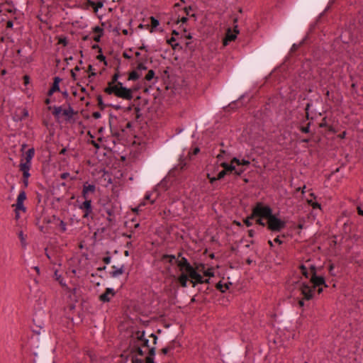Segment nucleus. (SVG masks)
<instances>
[{
  "mask_svg": "<svg viewBox=\"0 0 363 363\" xmlns=\"http://www.w3.org/2000/svg\"><path fill=\"white\" fill-rule=\"evenodd\" d=\"M225 153V151L224 150H221V152L217 156L218 159V160H220L221 157H223V154Z\"/></svg>",
  "mask_w": 363,
  "mask_h": 363,
  "instance_id": "obj_56",
  "label": "nucleus"
},
{
  "mask_svg": "<svg viewBox=\"0 0 363 363\" xmlns=\"http://www.w3.org/2000/svg\"><path fill=\"white\" fill-rule=\"evenodd\" d=\"M176 263L181 272L177 279L181 286L186 287L188 281L191 284L193 287H195L198 284H208L209 282L208 279H204L203 276L199 274L201 271L199 267L194 268L185 257L177 260Z\"/></svg>",
  "mask_w": 363,
  "mask_h": 363,
  "instance_id": "obj_3",
  "label": "nucleus"
},
{
  "mask_svg": "<svg viewBox=\"0 0 363 363\" xmlns=\"http://www.w3.org/2000/svg\"><path fill=\"white\" fill-rule=\"evenodd\" d=\"M18 236L19 239L21 240L22 245H26V242H25L26 238H25L23 232L22 231L19 232L18 234Z\"/></svg>",
  "mask_w": 363,
  "mask_h": 363,
  "instance_id": "obj_32",
  "label": "nucleus"
},
{
  "mask_svg": "<svg viewBox=\"0 0 363 363\" xmlns=\"http://www.w3.org/2000/svg\"><path fill=\"white\" fill-rule=\"evenodd\" d=\"M150 337H152V338L153 339V344H154V345H155V344H156V342H157V337L155 334H153V333H152V334L150 335Z\"/></svg>",
  "mask_w": 363,
  "mask_h": 363,
  "instance_id": "obj_43",
  "label": "nucleus"
},
{
  "mask_svg": "<svg viewBox=\"0 0 363 363\" xmlns=\"http://www.w3.org/2000/svg\"><path fill=\"white\" fill-rule=\"evenodd\" d=\"M105 92L108 94H114L118 98L125 100L133 99V91L123 86L121 82H117L116 84H110L105 89Z\"/></svg>",
  "mask_w": 363,
  "mask_h": 363,
  "instance_id": "obj_5",
  "label": "nucleus"
},
{
  "mask_svg": "<svg viewBox=\"0 0 363 363\" xmlns=\"http://www.w3.org/2000/svg\"><path fill=\"white\" fill-rule=\"evenodd\" d=\"M23 173V182L25 184L26 186H27L28 184V177H30V174H29V171H24Z\"/></svg>",
  "mask_w": 363,
  "mask_h": 363,
  "instance_id": "obj_30",
  "label": "nucleus"
},
{
  "mask_svg": "<svg viewBox=\"0 0 363 363\" xmlns=\"http://www.w3.org/2000/svg\"><path fill=\"white\" fill-rule=\"evenodd\" d=\"M357 211L359 215L363 216V210L360 207L357 208Z\"/></svg>",
  "mask_w": 363,
  "mask_h": 363,
  "instance_id": "obj_52",
  "label": "nucleus"
},
{
  "mask_svg": "<svg viewBox=\"0 0 363 363\" xmlns=\"http://www.w3.org/2000/svg\"><path fill=\"white\" fill-rule=\"evenodd\" d=\"M112 269H114L111 272V275L112 277H118L119 275L123 273V267H121L118 269L116 268V266H112Z\"/></svg>",
  "mask_w": 363,
  "mask_h": 363,
  "instance_id": "obj_18",
  "label": "nucleus"
},
{
  "mask_svg": "<svg viewBox=\"0 0 363 363\" xmlns=\"http://www.w3.org/2000/svg\"><path fill=\"white\" fill-rule=\"evenodd\" d=\"M301 273L307 279H309L308 283H301L299 284V290L304 299L310 300L313 295V291L316 287H319L318 292L320 294L323 291L321 286H327L325 279L323 277L317 275L316 268L310 263H306L300 266Z\"/></svg>",
  "mask_w": 363,
  "mask_h": 363,
  "instance_id": "obj_2",
  "label": "nucleus"
},
{
  "mask_svg": "<svg viewBox=\"0 0 363 363\" xmlns=\"http://www.w3.org/2000/svg\"><path fill=\"white\" fill-rule=\"evenodd\" d=\"M228 284H222L221 282H219L216 284V288L218 290L220 291L221 292L224 293L226 290L228 289Z\"/></svg>",
  "mask_w": 363,
  "mask_h": 363,
  "instance_id": "obj_22",
  "label": "nucleus"
},
{
  "mask_svg": "<svg viewBox=\"0 0 363 363\" xmlns=\"http://www.w3.org/2000/svg\"><path fill=\"white\" fill-rule=\"evenodd\" d=\"M145 333L144 331L140 332L138 331L133 339L130 341V346L132 347V352L138 354L140 356H143L146 352V350L144 351L143 350V347H145L149 350V340L145 338L144 337Z\"/></svg>",
  "mask_w": 363,
  "mask_h": 363,
  "instance_id": "obj_4",
  "label": "nucleus"
},
{
  "mask_svg": "<svg viewBox=\"0 0 363 363\" xmlns=\"http://www.w3.org/2000/svg\"><path fill=\"white\" fill-rule=\"evenodd\" d=\"M245 170V168L244 167L237 166L235 164V169H233V172H234L235 174L240 176L244 172Z\"/></svg>",
  "mask_w": 363,
  "mask_h": 363,
  "instance_id": "obj_21",
  "label": "nucleus"
},
{
  "mask_svg": "<svg viewBox=\"0 0 363 363\" xmlns=\"http://www.w3.org/2000/svg\"><path fill=\"white\" fill-rule=\"evenodd\" d=\"M67 152V149L66 148H63L61 150V151L60 152V154L61 155H65Z\"/></svg>",
  "mask_w": 363,
  "mask_h": 363,
  "instance_id": "obj_57",
  "label": "nucleus"
},
{
  "mask_svg": "<svg viewBox=\"0 0 363 363\" xmlns=\"http://www.w3.org/2000/svg\"><path fill=\"white\" fill-rule=\"evenodd\" d=\"M298 49V45L296 44H294L291 48V51H295L296 50Z\"/></svg>",
  "mask_w": 363,
  "mask_h": 363,
  "instance_id": "obj_53",
  "label": "nucleus"
},
{
  "mask_svg": "<svg viewBox=\"0 0 363 363\" xmlns=\"http://www.w3.org/2000/svg\"><path fill=\"white\" fill-rule=\"evenodd\" d=\"M84 202L79 205V208L84 213V217L87 218L92 212L91 199H84Z\"/></svg>",
  "mask_w": 363,
  "mask_h": 363,
  "instance_id": "obj_10",
  "label": "nucleus"
},
{
  "mask_svg": "<svg viewBox=\"0 0 363 363\" xmlns=\"http://www.w3.org/2000/svg\"><path fill=\"white\" fill-rule=\"evenodd\" d=\"M59 226H60V229H61V230L62 232L66 231V229H67L66 226H67V225H66V223L64 221L61 220Z\"/></svg>",
  "mask_w": 363,
  "mask_h": 363,
  "instance_id": "obj_35",
  "label": "nucleus"
},
{
  "mask_svg": "<svg viewBox=\"0 0 363 363\" xmlns=\"http://www.w3.org/2000/svg\"><path fill=\"white\" fill-rule=\"evenodd\" d=\"M252 217V214L250 216H249L248 217H247L245 220H244V223L247 226V227H250L252 225V219H255L256 220V218H251Z\"/></svg>",
  "mask_w": 363,
  "mask_h": 363,
  "instance_id": "obj_27",
  "label": "nucleus"
},
{
  "mask_svg": "<svg viewBox=\"0 0 363 363\" xmlns=\"http://www.w3.org/2000/svg\"><path fill=\"white\" fill-rule=\"evenodd\" d=\"M145 201L142 202V203L139 205L138 208H141V206H145Z\"/></svg>",
  "mask_w": 363,
  "mask_h": 363,
  "instance_id": "obj_64",
  "label": "nucleus"
},
{
  "mask_svg": "<svg viewBox=\"0 0 363 363\" xmlns=\"http://www.w3.org/2000/svg\"><path fill=\"white\" fill-rule=\"evenodd\" d=\"M199 152V148H195L194 150V154L196 155Z\"/></svg>",
  "mask_w": 363,
  "mask_h": 363,
  "instance_id": "obj_60",
  "label": "nucleus"
},
{
  "mask_svg": "<svg viewBox=\"0 0 363 363\" xmlns=\"http://www.w3.org/2000/svg\"><path fill=\"white\" fill-rule=\"evenodd\" d=\"M147 69V67H145V65L143 64V63H139L138 67H137V70L139 72V71H142V70H145Z\"/></svg>",
  "mask_w": 363,
  "mask_h": 363,
  "instance_id": "obj_34",
  "label": "nucleus"
},
{
  "mask_svg": "<svg viewBox=\"0 0 363 363\" xmlns=\"http://www.w3.org/2000/svg\"><path fill=\"white\" fill-rule=\"evenodd\" d=\"M115 291L111 288H107L105 291V292L100 295L99 299L100 301L103 302H108L110 301L111 298L114 296Z\"/></svg>",
  "mask_w": 363,
  "mask_h": 363,
  "instance_id": "obj_11",
  "label": "nucleus"
},
{
  "mask_svg": "<svg viewBox=\"0 0 363 363\" xmlns=\"http://www.w3.org/2000/svg\"><path fill=\"white\" fill-rule=\"evenodd\" d=\"M238 33V30H235L234 32H232L230 29H228L226 33L225 38L223 40V43L225 45L228 44V42L233 41L236 38V35Z\"/></svg>",
  "mask_w": 363,
  "mask_h": 363,
  "instance_id": "obj_12",
  "label": "nucleus"
},
{
  "mask_svg": "<svg viewBox=\"0 0 363 363\" xmlns=\"http://www.w3.org/2000/svg\"><path fill=\"white\" fill-rule=\"evenodd\" d=\"M86 4H87V6H90L93 7L95 5V2L92 1L91 0H88L86 2Z\"/></svg>",
  "mask_w": 363,
  "mask_h": 363,
  "instance_id": "obj_45",
  "label": "nucleus"
},
{
  "mask_svg": "<svg viewBox=\"0 0 363 363\" xmlns=\"http://www.w3.org/2000/svg\"><path fill=\"white\" fill-rule=\"evenodd\" d=\"M29 81H30L29 77L27 75H25L23 77V82H24L25 85H27L28 84H29Z\"/></svg>",
  "mask_w": 363,
  "mask_h": 363,
  "instance_id": "obj_42",
  "label": "nucleus"
},
{
  "mask_svg": "<svg viewBox=\"0 0 363 363\" xmlns=\"http://www.w3.org/2000/svg\"><path fill=\"white\" fill-rule=\"evenodd\" d=\"M254 234H255V231H254L253 230H250L248 231V235H249L250 237H251V238H252V237H253V236H254Z\"/></svg>",
  "mask_w": 363,
  "mask_h": 363,
  "instance_id": "obj_51",
  "label": "nucleus"
},
{
  "mask_svg": "<svg viewBox=\"0 0 363 363\" xmlns=\"http://www.w3.org/2000/svg\"><path fill=\"white\" fill-rule=\"evenodd\" d=\"M164 260L168 261L170 264H172L173 262H175L177 260L176 259V257L174 255H164L163 257Z\"/></svg>",
  "mask_w": 363,
  "mask_h": 363,
  "instance_id": "obj_25",
  "label": "nucleus"
},
{
  "mask_svg": "<svg viewBox=\"0 0 363 363\" xmlns=\"http://www.w3.org/2000/svg\"><path fill=\"white\" fill-rule=\"evenodd\" d=\"M320 127L321 128H326V127H328V125L327 123V121H326V118H324L322 121V122L320 123Z\"/></svg>",
  "mask_w": 363,
  "mask_h": 363,
  "instance_id": "obj_39",
  "label": "nucleus"
},
{
  "mask_svg": "<svg viewBox=\"0 0 363 363\" xmlns=\"http://www.w3.org/2000/svg\"><path fill=\"white\" fill-rule=\"evenodd\" d=\"M23 116H24L25 117H26V116H28V111H27L26 110H23Z\"/></svg>",
  "mask_w": 363,
  "mask_h": 363,
  "instance_id": "obj_62",
  "label": "nucleus"
},
{
  "mask_svg": "<svg viewBox=\"0 0 363 363\" xmlns=\"http://www.w3.org/2000/svg\"><path fill=\"white\" fill-rule=\"evenodd\" d=\"M60 81V78H58V77L55 78L53 84L48 91L49 95H52L54 92L58 91L60 90V87H59Z\"/></svg>",
  "mask_w": 363,
  "mask_h": 363,
  "instance_id": "obj_14",
  "label": "nucleus"
},
{
  "mask_svg": "<svg viewBox=\"0 0 363 363\" xmlns=\"http://www.w3.org/2000/svg\"><path fill=\"white\" fill-rule=\"evenodd\" d=\"M169 347H164L162 349V353L167 354L169 351Z\"/></svg>",
  "mask_w": 363,
  "mask_h": 363,
  "instance_id": "obj_47",
  "label": "nucleus"
},
{
  "mask_svg": "<svg viewBox=\"0 0 363 363\" xmlns=\"http://www.w3.org/2000/svg\"><path fill=\"white\" fill-rule=\"evenodd\" d=\"M150 21H151V29L150 32H153V30L156 28L159 25V21L155 18L153 16L150 17Z\"/></svg>",
  "mask_w": 363,
  "mask_h": 363,
  "instance_id": "obj_23",
  "label": "nucleus"
},
{
  "mask_svg": "<svg viewBox=\"0 0 363 363\" xmlns=\"http://www.w3.org/2000/svg\"><path fill=\"white\" fill-rule=\"evenodd\" d=\"M26 199V194L24 191H20L17 196L16 203L12 205V207L16 208L17 210H22L24 213L26 211V208L23 205L24 201Z\"/></svg>",
  "mask_w": 363,
  "mask_h": 363,
  "instance_id": "obj_9",
  "label": "nucleus"
},
{
  "mask_svg": "<svg viewBox=\"0 0 363 363\" xmlns=\"http://www.w3.org/2000/svg\"><path fill=\"white\" fill-rule=\"evenodd\" d=\"M155 77V72L152 69L148 71L147 74L145 76V79L147 81L152 80Z\"/></svg>",
  "mask_w": 363,
  "mask_h": 363,
  "instance_id": "obj_29",
  "label": "nucleus"
},
{
  "mask_svg": "<svg viewBox=\"0 0 363 363\" xmlns=\"http://www.w3.org/2000/svg\"><path fill=\"white\" fill-rule=\"evenodd\" d=\"M30 167V163H27L23 160H21V162L19 165L20 171L23 172L24 171H29Z\"/></svg>",
  "mask_w": 363,
  "mask_h": 363,
  "instance_id": "obj_20",
  "label": "nucleus"
},
{
  "mask_svg": "<svg viewBox=\"0 0 363 363\" xmlns=\"http://www.w3.org/2000/svg\"><path fill=\"white\" fill-rule=\"evenodd\" d=\"M96 189V185L86 182L83 184L82 190V197L83 199H91V196L95 194Z\"/></svg>",
  "mask_w": 363,
  "mask_h": 363,
  "instance_id": "obj_7",
  "label": "nucleus"
},
{
  "mask_svg": "<svg viewBox=\"0 0 363 363\" xmlns=\"http://www.w3.org/2000/svg\"><path fill=\"white\" fill-rule=\"evenodd\" d=\"M164 183L165 182L162 181L155 188V189L152 191L147 192L145 196V200L149 201L150 203H154V202L160 195L159 189H165Z\"/></svg>",
  "mask_w": 363,
  "mask_h": 363,
  "instance_id": "obj_8",
  "label": "nucleus"
},
{
  "mask_svg": "<svg viewBox=\"0 0 363 363\" xmlns=\"http://www.w3.org/2000/svg\"><path fill=\"white\" fill-rule=\"evenodd\" d=\"M199 269L201 270L199 272V274L201 275V273H203V276L206 277H211L214 276L213 272L211 271V269H205V267L203 265H201V267H199Z\"/></svg>",
  "mask_w": 363,
  "mask_h": 363,
  "instance_id": "obj_16",
  "label": "nucleus"
},
{
  "mask_svg": "<svg viewBox=\"0 0 363 363\" xmlns=\"http://www.w3.org/2000/svg\"><path fill=\"white\" fill-rule=\"evenodd\" d=\"M13 26V23L11 21H8L7 22V27L8 28H11Z\"/></svg>",
  "mask_w": 363,
  "mask_h": 363,
  "instance_id": "obj_58",
  "label": "nucleus"
},
{
  "mask_svg": "<svg viewBox=\"0 0 363 363\" xmlns=\"http://www.w3.org/2000/svg\"><path fill=\"white\" fill-rule=\"evenodd\" d=\"M308 203L313 207V208H320V205L317 202H313L312 200H308Z\"/></svg>",
  "mask_w": 363,
  "mask_h": 363,
  "instance_id": "obj_31",
  "label": "nucleus"
},
{
  "mask_svg": "<svg viewBox=\"0 0 363 363\" xmlns=\"http://www.w3.org/2000/svg\"><path fill=\"white\" fill-rule=\"evenodd\" d=\"M94 31L96 32V33H102V29L100 27L96 26L94 28Z\"/></svg>",
  "mask_w": 363,
  "mask_h": 363,
  "instance_id": "obj_50",
  "label": "nucleus"
},
{
  "mask_svg": "<svg viewBox=\"0 0 363 363\" xmlns=\"http://www.w3.org/2000/svg\"><path fill=\"white\" fill-rule=\"evenodd\" d=\"M34 154H35L34 149L33 148L29 149L26 152V155H25L24 158L22 159V160H23L24 162H26L27 163H30L31 160L33 159V157L34 156Z\"/></svg>",
  "mask_w": 363,
  "mask_h": 363,
  "instance_id": "obj_15",
  "label": "nucleus"
},
{
  "mask_svg": "<svg viewBox=\"0 0 363 363\" xmlns=\"http://www.w3.org/2000/svg\"><path fill=\"white\" fill-rule=\"evenodd\" d=\"M100 116H101V114H100L99 112H95V113H94V117L95 118H99Z\"/></svg>",
  "mask_w": 363,
  "mask_h": 363,
  "instance_id": "obj_55",
  "label": "nucleus"
},
{
  "mask_svg": "<svg viewBox=\"0 0 363 363\" xmlns=\"http://www.w3.org/2000/svg\"><path fill=\"white\" fill-rule=\"evenodd\" d=\"M105 264H108L111 262V257H105L103 259Z\"/></svg>",
  "mask_w": 363,
  "mask_h": 363,
  "instance_id": "obj_41",
  "label": "nucleus"
},
{
  "mask_svg": "<svg viewBox=\"0 0 363 363\" xmlns=\"http://www.w3.org/2000/svg\"><path fill=\"white\" fill-rule=\"evenodd\" d=\"M220 166L223 167L222 170L218 171L219 167H217L213 172L207 173V178L211 184H213L218 180L222 179L226 174L233 173V169H235V165L225 162H221Z\"/></svg>",
  "mask_w": 363,
  "mask_h": 363,
  "instance_id": "obj_6",
  "label": "nucleus"
},
{
  "mask_svg": "<svg viewBox=\"0 0 363 363\" xmlns=\"http://www.w3.org/2000/svg\"><path fill=\"white\" fill-rule=\"evenodd\" d=\"M141 76L138 70H134L129 74L128 80L135 81L138 79Z\"/></svg>",
  "mask_w": 363,
  "mask_h": 363,
  "instance_id": "obj_19",
  "label": "nucleus"
},
{
  "mask_svg": "<svg viewBox=\"0 0 363 363\" xmlns=\"http://www.w3.org/2000/svg\"><path fill=\"white\" fill-rule=\"evenodd\" d=\"M118 74H115L113 76V79H112V82H109L108 83V85L110 84H116L118 82Z\"/></svg>",
  "mask_w": 363,
  "mask_h": 363,
  "instance_id": "obj_33",
  "label": "nucleus"
},
{
  "mask_svg": "<svg viewBox=\"0 0 363 363\" xmlns=\"http://www.w3.org/2000/svg\"><path fill=\"white\" fill-rule=\"evenodd\" d=\"M256 218V223L267 226L272 232L279 233L286 227V222L273 214L272 209L261 202L256 203L252 211V217Z\"/></svg>",
  "mask_w": 363,
  "mask_h": 363,
  "instance_id": "obj_1",
  "label": "nucleus"
},
{
  "mask_svg": "<svg viewBox=\"0 0 363 363\" xmlns=\"http://www.w3.org/2000/svg\"><path fill=\"white\" fill-rule=\"evenodd\" d=\"M230 164H233V165H235V164L237 166H242V167H245L249 166L250 162L249 160H240L239 159L234 157L231 160Z\"/></svg>",
  "mask_w": 363,
  "mask_h": 363,
  "instance_id": "obj_13",
  "label": "nucleus"
},
{
  "mask_svg": "<svg viewBox=\"0 0 363 363\" xmlns=\"http://www.w3.org/2000/svg\"><path fill=\"white\" fill-rule=\"evenodd\" d=\"M148 353L149 356L146 357L145 358L146 363H154L153 356L155 354V348L151 347L150 349H149Z\"/></svg>",
  "mask_w": 363,
  "mask_h": 363,
  "instance_id": "obj_17",
  "label": "nucleus"
},
{
  "mask_svg": "<svg viewBox=\"0 0 363 363\" xmlns=\"http://www.w3.org/2000/svg\"><path fill=\"white\" fill-rule=\"evenodd\" d=\"M62 114L65 116L70 118L72 116L73 109L70 107L69 108H63Z\"/></svg>",
  "mask_w": 363,
  "mask_h": 363,
  "instance_id": "obj_24",
  "label": "nucleus"
},
{
  "mask_svg": "<svg viewBox=\"0 0 363 363\" xmlns=\"http://www.w3.org/2000/svg\"><path fill=\"white\" fill-rule=\"evenodd\" d=\"M186 21H187V18H186V17H183V18H182V19H181V21H182V23H185Z\"/></svg>",
  "mask_w": 363,
  "mask_h": 363,
  "instance_id": "obj_63",
  "label": "nucleus"
},
{
  "mask_svg": "<svg viewBox=\"0 0 363 363\" xmlns=\"http://www.w3.org/2000/svg\"><path fill=\"white\" fill-rule=\"evenodd\" d=\"M104 6V4L102 1H98L95 3V5L93 6L94 12V13H96L99 9L102 8Z\"/></svg>",
  "mask_w": 363,
  "mask_h": 363,
  "instance_id": "obj_26",
  "label": "nucleus"
},
{
  "mask_svg": "<svg viewBox=\"0 0 363 363\" xmlns=\"http://www.w3.org/2000/svg\"><path fill=\"white\" fill-rule=\"evenodd\" d=\"M333 269H334L333 264H330V267H329V272H330V274H332V275H334Z\"/></svg>",
  "mask_w": 363,
  "mask_h": 363,
  "instance_id": "obj_48",
  "label": "nucleus"
},
{
  "mask_svg": "<svg viewBox=\"0 0 363 363\" xmlns=\"http://www.w3.org/2000/svg\"><path fill=\"white\" fill-rule=\"evenodd\" d=\"M274 242H276V243H278L279 245H281L282 243V241L279 239V237H277L274 240Z\"/></svg>",
  "mask_w": 363,
  "mask_h": 363,
  "instance_id": "obj_46",
  "label": "nucleus"
},
{
  "mask_svg": "<svg viewBox=\"0 0 363 363\" xmlns=\"http://www.w3.org/2000/svg\"><path fill=\"white\" fill-rule=\"evenodd\" d=\"M69 177V174L68 172H64L60 176L62 179H66Z\"/></svg>",
  "mask_w": 363,
  "mask_h": 363,
  "instance_id": "obj_40",
  "label": "nucleus"
},
{
  "mask_svg": "<svg viewBox=\"0 0 363 363\" xmlns=\"http://www.w3.org/2000/svg\"><path fill=\"white\" fill-rule=\"evenodd\" d=\"M132 363H143V359L135 358L133 359Z\"/></svg>",
  "mask_w": 363,
  "mask_h": 363,
  "instance_id": "obj_44",
  "label": "nucleus"
},
{
  "mask_svg": "<svg viewBox=\"0 0 363 363\" xmlns=\"http://www.w3.org/2000/svg\"><path fill=\"white\" fill-rule=\"evenodd\" d=\"M63 108L62 106H57L55 107L53 111V115L56 117H57L60 113H62Z\"/></svg>",
  "mask_w": 363,
  "mask_h": 363,
  "instance_id": "obj_28",
  "label": "nucleus"
},
{
  "mask_svg": "<svg viewBox=\"0 0 363 363\" xmlns=\"http://www.w3.org/2000/svg\"><path fill=\"white\" fill-rule=\"evenodd\" d=\"M97 59L100 61H105V57L103 55H100L97 57Z\"/></svg>",
  "mask_w": 363,
  "mask_h": 363,
  "instance_id": "obj_49",
  "label": "nucleus"
},
{
  "mask_svg": "<svg viewBox=\"0 0 363 363\" xmlns=\"http://www.w3.org/2000/svg\"><path fill=\"white\" fill-rule=\"evenodd\" d=\"M301 130L304 133H308L310 132V124L307 126L301 127Z\"/></svg>",
  "mask_w": 363,
  "mask_h": 363,
  "instance_id": "obj_36",
  "label": "nucleus"
},
{
  "mask_svg": "<svg viewBox=\"0 0 363 363\" xmlns=\"http://www.w3.org/2000/svg\"><path fill=\"white\" fill-rule=\"evenodd\" d=\"M100 38H101V35H96V36H94V41H96V42H99Z\"/></svg>",
  "mask_w": 363,
  "mask_h": 363,
  "instance_id": "obj_54",
  "label": "nucleus"
},
{
  "mask_svg": "<svg viewBox=\"0 0 363 363\" xmlns=\"http://www.w3.org/2000/svg\"><path fill=\"white\" fill-rule=\"evenodd\" d=\"M14 211H15V218L16 220H18L20 218V213L21 212H23L22 210H17L16 208H14Z\"/></svg>",
  "mask_w": 363,
  "mask_h": 363,
  "instance_id": "obj_37",
  "label": "nucleus"
},
{
  "mask_svg": "<svg viewBox=\"0 0 363 363\" xmlns=\"http://www.w3.org/2000/svg\"><path fill=\"white\" fill-rule=\"evenodd\" d=\"M268 244H269V245L271 247H272L274 246V245H273V242H272V240H269V241H268Z\"/></svg>",
  "mask_w": 363,
  "mask_h": 363,
  "instance_id": "obj_61",
  "label": "nucleus"
},
{
  "mask_svg": "<svg viewBox=\"0 0 363 363\" xmlns=\"http://www.w3.org/2000/svg\"><path fill=\"white\" fill-rule=\"evenodd\" d=\"M139 49L141 50H146L147 51L146 46L144 45H143L141 47H140Z\"/></svg>",
  "mask_w": 363,
  "mask_h": 363,
  "instance_id": "obj_59",
  "label": "nucleus"
},
{
  "mask_svg": "<svg viewBox=\"0 0 363 363\" xmlns=\"http://www.w3.org/2000/svg\"><path fill=\"white\" fill-rule=\"evenodd\" d=\"M175 38L174 37H172L169 40H168V43L172 46L173 48H175V46L178 45V44H173L174 42H175Z\"/></svg>",
  "mask_w": 363,
  "mask_h": 363,
  "instance_id": "obj_38",
  "label": "nucleus"
}]
</instances>
